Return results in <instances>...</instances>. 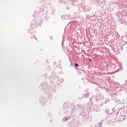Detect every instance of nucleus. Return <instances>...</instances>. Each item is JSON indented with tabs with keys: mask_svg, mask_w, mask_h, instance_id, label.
Wrapping results in <instances>:
<instances>
[{
	"mask_svg": "<svg viewBox=\"0 0 127 127\" xmlns=\"http://www.w3.org/2000/svg\"><path fill=\"white\" fill-rule=\"evenodd\" d=\"M75 67H78V66H79V64H75Z\"/></svg>",
	"mask_w": 127,
	"mask_h": 127,
	"instance_id": "obj_1",
	"label": "nucleus"
},
{
	"mask_svg": "<svg viewBox=\"0 0 127 127\" xmlns=\"http://www.w3.org/2000/svg\"><path fill=\"white\" fill-rule=\"evenodd\" d=\"M91 60H92L91 59H89V61H91Z\"/></svg>",
	"mask_w": 127,
	"mask_h": 127,
	"instance_id": "obj_2",
	"label": "nucleus"
}]
</instances>
